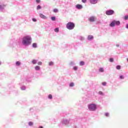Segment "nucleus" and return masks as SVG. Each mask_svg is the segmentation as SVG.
I'll return each instance as SVG.
<instances>
[{
    "instance_id": "nucleus-27",
    "label": "nucleus",
    "mask_w": 128,
    "mask_h": 128,
    "mask_svg": "<svg viewBox=\"0 0 128 128\" xmlns=\"http://www.w3.org/2000/svg\"><path fill=\"white\" fill-rule=\"evenodd\" d=\"M74 83H70V86H74Z\"/></svg>"
},
{
    "instance_id": "nucleus-26",
    "label": "nucleus",
    "mask_w": 128,
    "mask_h": 128,
    "mask_svg": "<svg viewBox=\"0 0 128 128\" xmlns=\"http://www.w3.org/2000/svg\"><path fill=\"white\" fill-rule=\"evenodd\" d=\"M52 20H56V17L52 16L51 18Z\"/></svg>"
},
{
    "instance_id": "nucleus-11",
    "label": "nucleus",
    "mask_w": 128,
    "mask_h": 128,
    "mask_svg": "<svg viewBox=\"0 0 128 128\" xmlns=\"http://www.w3.org/2000/svg\"><path fill=\"white\" fill-rule=\"evenodd\" d=\"M40 66H37L35 67V70H40Z\"/></svg>"
},
{
    "instance_id": "nucleus-16",
    "label": "nucleus",
    "mask_w": 128,
    "mask_h": 128,
    "mask_svg": "<svg viewBox=\"0 0 128 128\" xmlns=\"http://www.w3.org/2000/svg\"><path fill=\"white\" fill-rule=\"evenodd\" d=\"M48 98L50 100H52V94H49L48 96Z\"/></svg>"
},
{
    "instance_id": "nucleus-39",
    "label": "nucleus",
    "mask_w": 128,
    "mask_h": 128,
    "mask_svg": "<svg viewBox=\"0 0 128 128\" xmlns=\"http://www.w3.org/2000/svg\"><path fill=\"white\" fill-rule=\"evenodd\" d=\"M126 28H128V24L126 25Z\"/></svg>"
},
{
    "instance_id": "nucleus-22",
    "label": "nucleus",
    "mask_w": 128,
    "mask_h": 128,
    "mask_svg": "<svg viewBox=\"0 0 128 128\" xmlns=\"http://www.w3.org/2000/svg\"><path fill=\"white\" fill-rule=\"evenodd\" d=\"M116 68V70H120V66L118 65Z\"/></svg>"
},
{
    "instance_id": "nucleus-1",
    "label": "nucleus",
    "mask_w": 128,
    "mask_h": 128,
    "mask_svg": "<svg viewBox=\"0 0 128 128\" xmlns=\"http://www.w3.org/2000/svg\"><path fill=\"white\" fill-rule=\"evenodd\" d=\"M22 44L24 46H29L32 44V38L30 36H26L23 38Z\"/></svg>"
},
{
    "instance_id": "nucleus-4",
    "label": "nucleus",
    "mask_w": 128,
    "mask_h": 128,
    "mask_svg": "<svg viewBox=\"0 0 128 128\" xmlns=\"http://www.w3.org/2000/svg\"><path fill=\"white\" fill-rule=\"evenodd\" d=\"M88 108L90 110H91L92 112H94L96 110V106L95 104H90L88 105Z\"/></svg>"
},
{
    "instance_id": "nucleus-37",
    "label": "nucleus",
    "mask_w": 128,
    "mask_h": 128,
    "mask_svg": "<svg viewBox=\"0 0 128 128\" xmlns=\"http://www.w3.org/2000/svg\"><path fill=\"white\" fill-rule=\"evenodd\" d=\"M105 116H108V113H106V114H105Z\"/></svg>"
},
{
    "instance_id": "nucleus-6",
    "label": "nucleus",
    "mask_w": 128,
    "mask_h": 128,
    "mask_svg": "<svg viewBox=\"0 0 128 128\" xmlns=\"http://www.w3.org/2000/svg\"><path fill=\"white\" fill-rule=\"evenodd\" d=\"M96 20V16H92L88 18L89 22H94Z\"/></svg>"
},
{
    "instance_id": "nucleus-14",
    "label": "nucleus",
    "mask_w": 128,
    "mask_h": 128,
    "mask_svg": "<svg viewBox=\"0 0 128 128\" xmlns=\"http://www.w3.org/2000/svg\"><path fill=\"white\" fill-rule=\"evenodd\" d=\"M20 62L19 61H17L16 62V66H20Z\"/></svg>"
},
{
    "instance_id": "nucleus-35",
    "label": "nucleus",
    "mask_w": 128,
    "mask_h": 128,
    "mask_svg": "<svg viewBox=\"0 0 128 128\" xmlns=\"http://www.w3.org/2000/svg\"><path fill=\"white\" fill-rule=\"evenodd\" d=\"M32 21L33 22H36V20L34 18H32Z\"/></svg>"
},
{
    "instance_id": "nucleus-10",
    "label": "nucleus",
    "mask_w": 128,
    "mask_h": 128,
    "mask_svg": "<svg viewBox=\"0 0 128 128\" xmlns=\"http://www.w3.org/2000/svg\"><path fill=\"white\" fill-rule=\"evenodd\" d=\"M40 16L42 18H46V16L42 14H40Z\"/></svg>"
},
{
    "instance_id": "nucleus-7",
    "label": "nucleus",
    "mask_w": 128,
    "mask_h": 128,
    "mask_svg": "<svg viewBox=\"0 0 128 128\" xmlns=\"http://www.w3.org/2000/svg\"><path fill=\"white\" fill-rule=\"evenodd\" d=\"M76 8L78 10H82V4H78L76 5Z\"/></svg>"
},
{
    "instance_id": "nucleus-29",
    "label": "nucleus",
    "mask_w": 128,
    "mask_h": 128,
    "mask_svg": "<svg viewBox=\"0 0 128 128\" xmlns=\"http://www.w3.org/2000/svg\"><path fill=\"white\" fill-rule=\"evenodd\" d=\"M74 70H78V67H76V66L74 67Z\"/></svg>"
},
{
    "instance_id": "nucleus-23",
    "label": "nucleus",
    "mask_w": 128,
    "mask_h": 128,
    "mask_svg": "<svg viewBox=\"0 0 128 128\" xmlns=\"http://www.w3.org/2000/svg\"><path fill=\"white\" fill-rule=\"evenodd\" d=\"M28 124L29 126H32V124H34V123H32V122H28Z\"/></svg>"
},
{
    "instance_id": "nucleus-31",
    "label": "nucleus",
    "mask_w": 128,
    "mask_h": 128,
    "mask_svg": "<svg viewBox=\"0 0 128 128\" xmlns=\"http://www.w3.org/2000/svg\"><path fill=\"white\" fill-rule=\"evenodd\" d=\"M98 94H101V95H102V94H103L102 92V91H100V92H98Z\"/></svg>"
},
{
    "instance_id": "nucleus-20",
    "label": "nucleus",
    "mask_w": 128,
    "mask_h": 128,
    "mask_svg": "<svg viewBox=\"0 0 128 128\" xmlns=\"http://www.w3.org/2000/svg\"><path fill=\"white\" fill-rule=\"evenodd\" d=\"M110 62H114V58H110Z\"/></svg>"
},
{
    "instance_id": "nucleus-21",
    "label": "nucleus",
    "mask_w": 128,
    "mask_h": 128,
    "mask_svg": "<svg viewBox=\"0 0 128 128\" xmlns=\"http://www.w3.org/2000/svg\"><path fill=\"white\" fill-rule=\"evenodd\" d=\"M49 66H54V62H50Z\"/></svg>"
},
{
    "instance_id": "nucleus-19",
    "label": "nucleus",
    "mask_w": 128,
    "mask_h": 128,
    "mask_svg": "<svg viewBox=\"0 0 128 128\" xmlns=\"http://www.w3.org/2000/svg\"><path fill=\"white\" fill-rule=\"evenodd\" d=\"M32 46H33V48H36V43H34L32 44Z\"/></svg>"
},
{
    "instance_id": "nucleus-18",
    "label": "nucleus",
    "mask_w": 128,
    "mask_h": 128,
    "mask_svg": "<svg viewBox=\"0 0 128 128\" xmlns=\"http://www.w3.org/2000/svg\"><path fill=\"white\" fill-rule=\"evenodd\" d=\"M54 32H59L58 28H55V29H54Z\"/></svg>"
},
{
    "instance_id": "nucleus-25",
    "label": "nucleus",
    "mask_w": 128,
    "mask_h": 128,
    "mask_svg": "<svg viewBox=\"0 0 128 128\" xmlns=\"http://www.w3.org/2000/svg\"><path fill=\"white\" fill-rule=\"evenodd\" d=\"M54 12H58V9L55 8L54 10Z\"/></svg>"
},
{
    "instance_id": "nucleus-24",
    "label": "nucleus",
    "mask_w": 128,
    "mask_h": 128,
    "mask_svg": "<svg viewBox=\"0 0 128 128\" xmlns=\"http://www.w3.org/2000/svg\"><path fill=\"white\" fill-rule=\"evenodd\" d=\"M38 66H42V62H38Z\"/></svg>"
},
{
    "instance_id": "nucleus-34",
    "label": "nucleus",
    "mask_w": 128,
    "mask_h": 128,
    "mask_svg": "<svg viewBox=\"0 0 128 128\" xmlns=\"http://www.w3.org/2000/svg\"><path fill=\"white\" fill-rule=\"evenodd\" d=\"M36 2L38 4L40 2V0H36Z\"/></svg>"
},
{
    "instance_id": "nucleus-5",
    "label": "nucleus",
    "mask_w": 128,
    "mask_h": 128,
    "mask_svg": "<svg viewBox=\"0 0 128 128\" xmlns=\"http://www.w3.org/2000/svg\"><path fill=\"white\" fill-rule=\"evenodd\" d=\"M114 14V10L106 11V14H107V16H112V14Z\"/></svg>"
},
{
    "instance_id": "nucleus-15",
    "label": "nucleus",
    "mask_w": 128,
    "mask_h": 128,
    "mask_svg": "<svg viewBox=\"0 0 128 128\" xmlns=\"http://www.w3.org/2000/svg\"><path fill=\"white\" fill-rule=\"evenodd\" d=\"M99 72H104V68H100L99 69Z\"/></svg>"
},
{
    "instance_id": "nucleus-17",
    "label": "nucleus",
    "mask_w": 128,
    "mask_h": 128,
    "mask_svg": "<svg viewBox=\"0 0 128 128\" xmlns=\"http://www.w3.org/2000/svg\"><path fill=\"white\" fill-rule=\"evenodd\" d=\"M37 10H40V8H42V6L40 5H38L37 6Z\"/></svg>"
},
{
    "instance_id": "nucleus-13",
    "label": "nucleus",
    "mask_w": 128,
    "mask_h": 128,
    "mask_svg": "<svg viewBox=\"0 0 128 128\" xmlns=\"http://www.w3.org/2000/svg\"><path fill=\"white\" fill-rule=\"evenodd\" d=\"M32 63L33 64H36V60H32Z\"/></svg>"
},
{
    "instance_id": "nucleus-2",
    "label": "nucleus",
    "mask_w": 128,
    "mask_h": 128,
    "mask_svg": "<svg viewBox=\"0 0 128 128\" xmlns=\"http://www.w3.org/2000/svg\"><path fill=\"white\" fill-rule=\"evenodd\" d=\"M66 26L68 30H74V24L72 22H68L66 24Z\"/></svg>"
},
{
    "instance_id": "nucleus-30",
    "label": "nucleus",
    "mask_w": 128,
    "mask_h": 128,
    "mask_svg": "<svg viewBox=\"0 0 128 128\" xmlns=\"http://www.w3.org/2000/svg\"><path fill=\"white\" fill-rule=\"evenodd\" d=\"M102 86H106V82H102Z\"/></svg>"
},
{
    "instance_id": "nucleus-40",
    "label": "nucleus",
    "mask_w": 128,
    "mask_h": 128,
    "mask_svg": "<svg viewBox=\"0 0 128 128\" xmlns=\"http://www.w3.org/2000/svg\"><path fill=\"white\" fill-rule=\"evenodd\" d=\"M2 8V6L0 5V8Z\"/></svg>"
},
{
    "instance_id": "nucleus-28",
    "label": "nucleus",
    "mask_w": 128,
    "mask_h": 128,
    "mask_svg": "<svg viewBox=\"0 0 128 128\" xmlns=\"http://www.w3.org/2000/svg\"><path fill=\"white\" fill-rule=\"evenodd\" d=\"M124 19L126 20L128 19V16H124Z\"/></svg>"
},
{
    "instance_id": "nucleus-3",
    "label": "nucleus",
    "mask_w": 128,
    "mask_h": 128,
    "mask_svg": "<svg viewBox=\"0 0 128 128\" xmlns=\"http://www.w3.org/2000/svg\"><path fill=\"white\" fill-rule=\"evenodd\" d=\"M120 22L114 20L110 24V26L112 28L115 26H120Z\"/></svg>"
},
{
    "instance_id": "nucleus-8",
    "label": "nucleus",
    "mask_w": 128,
    "mask_h": 128,
    "mask_svg": "<svg viewBox=\"0 0 128 128\" xmlns=\"http://www.w3.org/2000/svg\"><path fill=\"white\" fill-rule=\"evenodd\" d=\"M90 2L92 4H95L98 2V0H90Z\"/></svg>"
},
{
    "instance_id": "nucleus-12",
    "label": "nucleus",
    "mask_w": 128,
    "mask_h": 128,
    "mask_svg": "<svg viewBox=\"0 0 128 128\" xmlns=\"http://www.w3.org/2000/svg\"><path fill=\"white\" fill-rule=\"evenodd\" d=\"M80 66H84V61H81L80 63Z\"/></svg>"
},
{
    "instance_id": "nucleus-36",
    "label": "nucleus",
    "mask_w": 128,
    "mask_h": 128,
    "mask_svg": "<svg viewBox=\"0 0 128 128\" xmlns=\"http://www.w3.org/2000/svg\"><path fill=\"white\" fill-rule=\"evenodd\" d=\"M82 2L84 3L86 2V0H82Z\"/></svg>"
},
{
    "instance_id": "nucleus-9",
    "label": "nucleus",
    "mask_w": 128,
    "mask_h": 128,
    "mask_svg": "<svg viewBox=\"0 0 128 128\" xmlns=\"http://www.w3.org/2000/svg\"><path fill=\"white\" fill-rule=\"evenodd\" d=\"M93 38H94V36L92 35H90L88 36V40H92Z\"/></svg>"
},
{
    "instance_id": "nucleus-41",
    "label": "nucleus",
    "mask_w": 128,
    "mask_h": 128,
    "mask_svg": "<svg viewBox=\"0 0 128 128\" xmlns=\"http://www.w3.org/2000/svg\"><path fill=\"white\" fill-rule=\"evenodd\" d=\"M0 64H1V63H0Z\"/></svg>"
},
{
    "instance_id": "nucleus-38",
    "label": "nucleus",
    "mask_w": 128,
    "mask_h": 128,
    "mask_svg": "<svg viewBox=\"0 0 128 128\" xmlns=\"http://www.w3.org/2000/svg\"><path fill=\"white\" fill-rule=\"evenodd\" d=\"M38 128H44V127L42 126H40Z\"/></svg>"
},
{
    "instance_id": "nucleus-33",
    "label": "nucleus",
    "mask_w": 128,
    "mask_h": 128,
    "mask_svg": "<svg viewBox=\"0 0 128 128\" xmlns=\"http://www.w3.org/2000/svg\"><path fill=\"white\" fill-rule=\"evenodd\" d=\"M21 89L22 90H26V87L24 86V87H22L21 88Z\"/></svg>"
},
{
    "instance_id": "nucleus-32",
    "label": "nucleus",
    "mask_w": 128,
    "mask_h": 128,
    "mask_svg": "<svg viewBox=\"0 0 128 128\" xmlns=\"http://www.w3.org/2000/svg\"><path fill=\"white\" fill-rule=\"evenodd\" d=\"M120 78L121 80H122V79L124 78V77L123 76H120Z\"/></svg>"
}]
</instances>
